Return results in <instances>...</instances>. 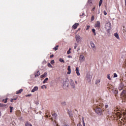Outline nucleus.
I'll use <instances>...</instances> for the list:
<instances>
[{
	"label": "nucleus",
	"mask_w": 126,
	"mask_h": 126,
	"mask_svg": "<svg viewBox=\"0 0 126 126\" xmlns=\"http://www.w3.org/2000/svg\"><path fill=\"white\" fill-rule=\"evenodd\" d=\"M107 78L109 79V80H111V77L110 76V74H108L107 75Z\"/></svg>",
	"instance_id": "obj_27"
},
{
	"label": "nucleus",
	"mask_w": 126,
	"mask_h": 126,
	"mask_svg": "<svg viewBox=\"0 0 126 126\" xmlns=\"http://www.w3.org/2000/svg\"><path fill=\"white\" fill-rule=\"evenodd\" d=\"M4 106V105L3 104L0 103V107H3Z\"/></svg>",
	"instance_id": "obj_39"
},
{
	"label": "nucleus",
	"mask_w": 126,
	"mask_h": 126,
	"mask_svg": "<svg viewBox=\"0 0 126 126\" xmlns=\"http://www.w3.org/2000/svg\"><path fill=\"white\" fill-rule=\"evenodd\" d=\"M101 80L100 79L97 80L96 81V84H97V83H99V82H100Z\"/></svg>",
	"instance_id": "obj_29"
},
{
	"label": "nucleus",
	"mask_w": 126,
	"mask_h": 126,
	"mask_svg": "<svg viewBox=\"0 0 126 126\" xmlns=\"http://www.w3.org/2000/svg\"><path fill=\"white\" fill-rule=\"evenodd\" d=\"M62 105H63V106H65L66 105V102H65V101H63L62 102Z\"/></svg>",
	"instance_id": "obj_26"
},
{
	"label": "nucleus",
	"mask_w": 126,
	"mask_h": 126,
	"mask_svg": "<svg viewBox=\"0 0 126 126\" xmlns=\"http://www.w3.org/2000/svg\"><path fill=\"white\" fill-rule=\"evenodd\" d=\"M59 61L61 62V63H64V60L62 58H60L59 59Z\"/></svg>",
	"instance_id": "obj_21"
},
{
	"label": "nucleus",
	"mask_w": 126,
	"mask_h": 126,
	"mask_svg": "<svg viewBox=\"0 0 126 126\" xmlns=\"http://www.w3.org/2000/svg\"><path fill=\"white\" fill-rule=\"evenodd\" d=\"M108 107H109V106H108V105H105V108H106V109H107V108H108Z\"/></svg>",
	"instance_id": "obj_49"
},
{
	"label": "nucleus",
	"mask_w": 126,
	"mask_h": 126,
	"mask_svg": "<svg viewBox=\"0 0 126 126\" xmlns=\"http://www.w3.org/2000/svg\"><path fill=\"white\" fill-rule=\"evenodd\" d=\"M79 68H78V67H77L76 68V73H77V75L79 76V75H80V73H79Z\"/></svg>",
	"instance_id": "obj_11"
},
{
	"label": "nucleus",
	"mask_w": 126,
	"mask_h": 126,
	"mask_svg": "<svg viewBox=\"0 0 126 126\" xmlns=\"http://www.w3.org/2000/svg\"><path fill=\"white\" fill-rule=\"evenodd\" d=\"M114 77H118V75H117L116 73H114Z\"/></svg>",
	"instance_id": "obj_37"
},
{
	"label": "nucleus",
	"mask_w": 126,
	"mask_h": 126,
	"mask_svg": "<svg viewBox=\"0 0 126 126\" xmlns=\"http://www.w3.org/2000/svg\"><path fill=\"white\" fill-rule=\"evenodd\" d=\"M83 126H85V123H84V121L83 120Z\"/></svg>",
	"instance_id": "obj_44"
},
{
	"label": "nucleus",
	"mask_w": 126,
	"mask_h": 126,
	"mask_svg": "<svg viewBox=\"0 0 126 126\" xmlns=\"http://www.w3.org/2000/svg\"><path fill=\"white\" fill-rule=\"evenodd\" d=\"M92 10H93V11H94V10H95V7H94V8H93Z\"/></svg>",
	"instance_id": "obj_48"
},
{
	"label": "nucleus",
	"mask_w": 126,
	"mask_h": 126,
	"mask_svg": "<svg viewBox=\"0 0 126 126\" xmlns=\"http://www.w3.org/2000/svg\"><path fill=\"white\" fill-rule=\"evenodd\" d=\"M79 25V23H75L74 25H73L72 28L73 29L75 30L76 28H77V27H78Z\"/></svg>",
	"instance_id": "obj_9"
},
{
	"label": "nucleus",
	"mask_w": 126,
	"mask_h": 126,
	"mask_svg": "<svg viewBox=\"0 0 126 126\" xmlns=\"http://www.w3.org/2000/svg\"><path fill=\"white\" fill-rule=\"evenodd\" d=\"M120 118H121V116H120Z\"/></svg>",
	"instance_id": "obj_61"
},
{
	"label": "nucleus",
	"mask_w": 126,
	"mask_h": 126,
	"mask_svg": "<svg viewBox=\"0 0 126 126\" xmlns=\"http://www.w3.org/2000/svg\"><path fill=\"white\" fill-rule=\"evenodd\" d=\"M67 70L68 72L67 73V74H70V73H71V69H70V66H68V68H67Z\"/></svg>",
	"instance_id": "obj_10"
},
{
	"label": "nucleus",
	"mask_w": 126,
	"mask_h": 126,
	"mask_svg": "<svg viewBox=\"0 0 126 126\" xmlns=\"http://www.w3.org/2000/svg\"><path fill=\"white\" fill-rule=\"evenodd\" d=\"M92 31L94 33V36H96V30H95L94 29H93Z\"/></svg>",
	"instance_id": "obj_17"
},
{
	"label": "nucleus",
	"mask_w": 126,
	"mask_h": 126,
	"mask_svg": "<svg viewBox=\"0 0 126 126\" xmlns=\"http://www.w3.org/2000/svg\"><path fill=\"white\" fill-rule=\"evenodd\" d=\"M50 58H54V55L52 54L51 55H50Z\"/></svg>",
	"instance_id": "obj_42"
},
{
	"label": "nucleus",
	"mask_w": 126,
	"mask_h": 126,
	"mask_svg": "<svg viewBox=\"0 0 126 126\" xmlns=\"http://www.w3.org/2000/svg\"><path fill=\"white\" fill-rule=\"evenodd\" d=\"M90 44L93 50H96V46H95V44H94V43H93V42L91 41L90 42Z\"/></svg>",
	"instance_id": "obj_7"
},
{
	"label": "nucleus",
	"mask_w": 126,
	"mask_h": 126,
	"mask_svg": "<svg viewBox=\"0 0 126 126\" xmlns=\"http://www.w3.org/2000/svg\"><path fill=\"white\" fill-rule=\"evenodd\" d=\"M94 110H95V113L97 114L98 116H101V115H102V109L96 105L94 106Z\"/></svg>",
	"instance_id": "obj_1"
},
{
	"label": "nucleus",
	"mask_w": 126,
	"mask_h": 126,
	"mask_svg": "<svg viewBox=\"0 0 126 126\" xmlns=\"http://www.w3.org/2000/svg\"><path fill=\"white\" fill-rule=\"evenodd\" d=\"M47 72H45L43 75L40 76V78H43L44 77H46V76H47Z\"/></svg>",
	"instance_id": "obj_14"
},
{
	"label": "nucleus",
	"mask_w": 126,
	"mask_h": 126,
	"mask_svg": "<svg viewBox=\"0 0 126 126\" xmlns=\"http://www.w3.org/2000/svg\"><path fill=\"white\" fill-rule=\"evenodd\" d=\"M58 48H59V45H57L55 48H53V50H55V51H58Z\"/></svg>",
	"instance_id": "obj_23"
},
{
	"label": "nucleus",
	"mask_w": 126,
	"mask_h": 126,
	"mask_svg": "<svg viewBox=\"0 0 126 126\" xmlns=\"http://www.w3.org/2000/svg\"><path fill=\"white\" fill-rule=\"evenodd\" d=\"M99 2H103V0H100Z\"/></svg>",
	"instance_id": "obj_50"
},
{
	"label": "nucleus",
	"mask_w": 126,
	"mask_h": 126,
	"mask_svg": "<svg viewBox=\"0 0 126 126\" xmlns=\"http://www.w3.org/2000/svg\"><path fill=\"white\" fill-rule=\"evenodd\" d=\"M77 126H82L81 124H78Z\"/></svg>",
	"instance_id": "obj_53"
},
{
	"label": "nucleus",
	"mask_w": 126,
	"mask_h": 126,
	"mask_svg": "<svg viewBox=\"0 0 126 126\" xmlns=\"http://www.w3.org/2000/svg\"><path fill=\"white\" fill-rule=\"evenodd\" d=\"M102 4V3L101 2H99V6H101V5Z\"/></svg>",
	"instance_id": "obj_46"
},
{
	"label": "nucleus",
	"mask_w": 126,
	"mask_h": 126,
	"mask_svg": "<svg viewBox=\"0 0 126 126\" xmlns=\"http://www.w3.org/2000/svg\"><path fill=\"white\" fill-rule=\"evenodd\" d=\"M121 97L122 99H124L125 100H126V91L123 90L121 94Z\"/></svg>",
	"instance_id": "obj_2"
},
{
	"label": "nucleus",
	"mask_w": 126,
	"mask_h": 126,
	"mask_svg": "<svg viewBox=\"0 0 126 126\" xmlns=\"http://www.w3.org/2000/svg\"><path fill=\"white\" fill-rule=\"evenodd\" d=\"M75 82L76 84H77V81H75Z\"/></svg>",
	"instance_id": "obj_58"
},
{
	"label": "nucleus",
	"mask_w": 126,
	"mask_h": 126,
	"mask_svg": "<svg viewBox=\"0 0 126 126\" xmlns=\"http://www.w3.org/2000/svg\"><path fill=\"white\" fill-rule=\"evenodd\" d=\"M38 87H34V88L32 90V92H35V91H38Z\"/></svg>",
	"instance_id": "obj_12"
},
{
	"label": "nucleus",
	"mask_w": 126,
	"mask_h": 126,
	"mask_svg": "<svg viewBox=\"0 0 126 126\" xmlns=\"http://www.w3.org/2000/svg\"><path fill=\"white\" fill-rule=\"evenodd\" d=\"M48 80H49V78H45L43 81V83L44 84L46 83V81H48Z\"/></svg>",
	"instance_id": "obj_24"
},
{
	"label": "nucleus",
	"mask_w": 126,
	"mask_h": 126,
	"mask_svg": "<svg viewBox=\"0 0 126 126\" xmlns=\"http://www.w3.org/2000/svg\"><path fill=\"white\" fill-rule=\"evenodd\" d=\"M92 78V76L88 77V81H89L90 82V81H91Z\"/></svg>",
	"instance_id": "obj_25"
},
{
	"label": "nucleus",
	"mask_w": 126,
	"mask_h": 126,
	"mask_svg": "<svg viewBox=\"0 0 126 126\" xmlns=\"http://www.w3.org/2000/svg\"><path fill=\"white\" fill-rule=\"evenodd\" d=\"M25 126H32V125L30 124L28 122H27L25 123Z\"/></svg>",
	"instance_id": "obj_20"
},
{
	"label": "nucleus",
	"mask_w": 126,
	"mask_h": 126,
	"mask_svg": "<svg viewBox=\"0 0 126 126\" xmlns=\"http://www.w3.org/2000/svg\"><path fill=\"white\" fill-rule=\"evenodd\" d=\"M94 26L97 28H100V27H101V23H100V21H97Z\"/></svg>",
	"instance_id": "obj_6"
},
{
	"label": "nucleus",
	"mask_w": 126,
	"mask_h": 126,
	"mask_svg": "<svg viewBox=\"0 0 126 126\" xmlns=\"http://www.w3.org/2000/svg\"><path fill=\"white\" fill-rule=\"evenodd\" d=\"M62 126H68V125L67 124H64Z\"/></svg>",
	"instance_id": "obj_45"
},
{
	"label": "nucleus",
	"mask_w": 126,
	"mask_h": 126,
	"mask_svg": "<svg viewBox=\"0 0 126 126\" xmlns=\"http://www.w3.org/2000/svg\"><path fill=\"white\" fill-rule=\"evenodd\" d=\"M89 3H92V0H88Z\"/></svg>",
	"instance_id": "obj_35"
},
{
	"label": "nucleus",
	"mask_w": 126,
	"mask_h": 126,
	"mask_svg": "<svg viewBox=\"0 0 126 126\" xmlns=\"http://www.w3.org/2000/svg\"><path fill=\"white\" fill-rule=\"evenodd\" d=\"M94 20V16H93L91 18V21H93Z\"/></svg>",
	"instance_id": "obj_32"
},
{
	"label": "nucleus",
	"mask_w": 126,
	"mask_h": 126,
	"mask_svg": "<svg viewBox=\"0 0 126 126\" xmlns=\"http://www.w3.org/2000/svg\"><path fill=\"white\" fill-rule=\"evenodd\" d=\"M115 94H118V91H115Z\"/></svg>",
	"instance_id": "obj_47"
},
{
	"label": "nucleus",
	"mask_w": 126,
	"mask_h": 126,
	"mask_svg": "<svg viewBox=\"0 0 126 126\" xmlns=\"http://www.w3.org/2000/svg\"><path fill=\"white\" fill-rule=\"evenodd\" d=\"M32 94H28L26 95V97H30L31 96H32Z\"/></svg>",
	"instance_id": "obj_41"
},
{
	"label": "nucleus",
	"mask_w": 126,
	"mask_h": 126,
	"mask_svg": "<svg viewBox=\"0 0 126 126\" xmlns=\"http://www.w3.org/2000/svg\"><path fill=\"white\" fill-rule=\"evenodd\" d=\"M40 71H38L36 73V74H35V77H37V76H39L40 75Z\"/></svg>",
	"instance_id": "obj_18"
},
{
	"label": "nucleus",
	"mask_w": 126,
	"mask_h": 126,
	"mask_svg": "<svg viewBox=\"0 0 126 126\" xmlns=\"http://www.w3.org/2000/svg\"><path fill=\"white\" fill-rule=\"evenodd\" d=\"M70 84L73 88H75V84H74V82H73V80H72V79L70 80Z\"/></svg>",
	"instance_id": "obj_5"
},
{
	"label": "nucleus",
	"mask_w": 126,
	"mask_h": 126,
	"mask_svg": "<svg viewBox=\"0 0 126 126\" xmlns=\"http://www.w3.org/2000/svg\"><path fill=\"white\" fill-rule=\"evenodd\" d=\"M10 113H12V111L13 110V107L10 106Z\"/></svg>",
	"instance_id": "obj_22"
},
{
	"label": "nucleus",
	"mask_w": 126,
	"mask_h": 126,
	"mask_svg": "<svg viewBox=\"0 0 126 126\" xmlns=\"http://www.w3.org/2000/svg\"><path fill=\"white\" fill-rule=\"evenodd\" d=\"M75 39L77 43H79V42H80L81 40V37L79 35H76Z\"/></svg>",
	"instance_id": "obj_4"
},
{
	"label": "nucleus",
	"mask_w": 126,
	"mask_h": 126,
	"mask_svg": "<svg viewBox=\"0 0 126 126\" xmlns=\"http://www.w3.org/2000/svg\"><path fill=\"white\" fill-rule=\"evenodd\" d=\"M85 60V58H84V56L83 55H81L79 57V61L83 62Z\"/></svg>",
	"instance_id": "obj_8"
},
{
	"label": "nucleus",
	"mask_w": 126,
	"mask_h": 126,
	"mask_svg": "<svg viewBox=\"0 0 126 126\" xmlns=\"http://www.w3.org/2000/svg\"><path fill=\"white\" fill-rule=\"evenodd\" d=\"M67 58H71V56H67Z\"/></svg>",
	"instance_id": "obj_55"
},
{
	"label": "nucleus",
	"mask_w": 126,
	"mask_h": 126,
	"mask_svg": "<svg viewBox=\"0 0 126 126\" xmlns=\"http://www.w3.org/2000/svg\"><path fill=\"white\" fill-rule=\"evenodd\" d=\"M114 36L115 37H116V38H117V39H120V37H119V34H118V33H114Z\"/></svg>",
	"instance_id": "obj_16"
},
{
	"label": "nucleus",
	"mask_w": 126,
	"mask_h": 126,
	"mask_svg": "<svg viewBox=\"0 0 126 126\" xmlns=\"http://www.w3.org/2000/svg\"><path fill=\"white\" fill-rule=\"evenodd\" d=\"M51 64L55 63V60H52L51 62Z\"/></svg>",
	"instance_id": "obj_31"
},
{
	"label": "nucleus",
	"mask_w": 126,
	"mask_h": 126,
	"mask_svg": "<svg viewBox=\"0 0 126 126\" xmlns=\"http://www.w3.org/2000/svg\"><path fill=\"white\" fill-rule=\"evenodd\" d=\"M107 25H108L109 27H111V24L110 23H107Z\"/></svg>",
	"instance_id": "obj_43"
},
{
	"label": "nucleus",
	"mask_w": 126,
	"mask_h": 126,
	"mask_svg": "<svg viewBox=\"0 0 126 126\" xmlns=\"http://www.w3.org/2000/svg\"><path fill=\"white\" fill-rule=\"evenodd\" d=\"M104 15H107V12L106 11H104Z\"/></svg>",
	"instance_id": "obj_38"
},
{
	"label": "nucleus",
	"mask_w": 126,
	"mask_h": 126,
	"mask_svg": "<svg viewBox=\"0 0 126 126\" xmlns=\"http://www.w3.org/2000/svg\"><path fill=\"white\" fill-rule=\"evenodd\" d=\"M13 100H17V98H13Z\"/></svg>",
	"instance_id": "obj_51"
},
{
	"label": "nucleus",
	"mask_w": 126,
	"mask_h": 126,
	"mask_svg": "<svg viewBox=\"0 0 126 126\" xmlns=\"http://www.w3.org/2000/svg\"><path fill=\"white\" fill-rule=\"evenodd\" d=\"M7 100H8V98H7H7H5V101L4 102V103H7Z\"/></svg>",
	"instance_id": "obj_36"
},
{
	"label": "nucleus",
	"mask_w": 126,
	"mask_h": 126,
	"mask_svg": "<svg viewBox=\"0 0 126 126\" xmlns=\"http://www.w3.org/2000/svg\"><path fill=\"white\" fill-rule=\"evenodd\" d=\"M57 115L56 114V113H54L52 114L53 119H57Z\"/></svg>",
	"instance_id": "obj_19"
},
{
	"label": "nucleus",
	"mask_w": 126,
	"mask_h": 126,
	"mask_svg": "<svg viewBox=\"0 0 126 126\" xmlns=\"http://www.w3.org/2000/svg\"><path fill=\"white\" fill-rule=\"evenodd\" d=\"M10 102H13V99H11Z\"/></svg>",
	"instance_id": "obj_54"
},
{
	"label": "nucleus",
	"mask_w": 126,
	"mask_h": 126,
	"mask_svg": "<svg viewBox=\"0 0 126 126\" xmlns=\"http://www.w3.org/2000/svg\"><path fill=\"white\" fill-rule=\"evenodd\" d=\"M78 46V44L77 43H75L74 49H76Z\"/></svg>",
	"instance_id": "obj_30"
},
{
	"label": "nucleus",
	"mask_w": 126,
	"mask_h": 126,
	"mask_svg": "<svg viewBox=\"0 0 126 126\" xmlns=\"http://www.w3.org/2000/svg\"><path fill=\"white\" fill-rule=\"evenodd\" d=\"M3 101H4V99H3Z\"/></svg>",
	"instance_id": "obj_60"
},
{
	"label": "nucleus",
	"mask_w": 126,
	"mask_h": 126,
	"mask_svg": "<svg viewBox=\"0 0 126 126\" xmlns=\"http://www.w3.org/2000/svg\"><path fill=\"white\" fill-rule=\"evenodd\" d=\"M71 50V48H69V50H68V51H70Z\"/></svg>",
	"instance_id": "obj_57"
},
{
	"label": "nucleus",
	"mask_w": 126,
	"mask_h": 126,
	"mask_svg": "<svg viewBox=\"0 0 126 126\" xmlns=\"http://www.w3.org/2000/svg\"><path fill=\"white\" fill-rule=\"evenodd\" d=\"M44 86H45V88L47 87H46V86H45V85H44L43 86H41L42 89H44Z\"/></svg>",
	"instance_id": "obj_40"
},
{
	"label": "nucleus",
	"mask_w": 126,
	"mask_h": 126,
	"mask_svg": "<svg viewBox=\"0 0 126 126\" xmlns=\"http://www.w3.org/2000/svg\"><path fill=\"white\" fill-rule=\"evenodd\" d=\"M89 28H90V26H87L86 30H88V29H89Z\"/></svg>",
	"instance_id": "obj_33"
},
{
	"label": "nucleus",
	"mask_w": 126,
	"mask_h": 126,
	"mask_svg": "<svg viewBox=\"0 0 126 126\" xmlns=\"http://www.w3.org/2000/svg\"><path fill=\"white\" fill-rule=\"evenodd\" d=\"M123 122H124L125 123H126V120H124L123 121Z\"/></svg>",
	"instance_id": "obj_56"
},
{
	"label": "nucleus",
	"mask_w": 126,
	"mask_h": 126,
	"mask_svg": "<svg viewBox=\"0 0 126 126\" xmlns=\"http://www.w3.org/2000/svg\"><path fill=\"white\" fill-rule=\"evenodd\" d=\"M70 53H71V52H70V51H69V50H68L67 52V55H69V54H70Z\"/></svg>",
	"instance_id": "obj_34"
},
{
	"label": "nucleus",
	"mask_w": 126,
	"mask_h": 126,
	"mask_svg": "<svg viewBox=\"0 0 126 126\" xmlns=\"http://www.w3.org/2000/svg\"><path fill=\"white\" fill-rule=\"evenodd\" d=\"M69 86V82L65 81L63 82V88L65 89Z\"/></svg>",
	"instance_id": "obj_3"
},
{
	"label": "nucleus",
	"mask_w": 126,
	"mask_h": 126,
	"mask_svg": "<svg viewBox=\"0 0 126 126\" xmlns=\"http://www.w3.org/2000/svg\"><path fill=\"white\" fill-rule=\"evenodd\" d=\"M48 66L49 67H53V66H52V64H51V63H48Z\"/></svg>",
	"instance_id": "obj_28"
},
{
	"label": "nucleus",
	"mask_w": 126,
	"mask_h": 126,
	"mask_svg": "<svg viewBox=\"0 0 126 126\" xmlns=\"http://www.w3.org/2000/svg\"><path fill=\"white\" fill-rule=\"evenodd\" d=\"M1 116V113L0 112V117Z\"/></svg>",
	"instance_id": "obj_59"
},
{
	"label": "nucleus",
	"mask_w": 126,
	"mask_h": 126,
	"mask_svg": "<svg viewBox=\"0 0 126 126\" xmlns=\"http://www.w3.org/2000/svg\"><path fill=\"white\" fill-rule=\"evenodd\" d=\"M83 15H84V13H83L82 15H80V16H83Z\"/></svg>",
	"instance_id": "obj_52"
},
{
	"label": "nucleus",
	"mask_w": 126,
	"mask_h": 126,
	"mask_svg": "<svg viewBox=\"0 0 126 126\" xmlns=\"http://www.w3.org/2000/svg\"><path fill=\"white\" fill-rule=\"evenodd\" d=\"M23 91V89H21L19 90L18 91H17L16 94H19V93H21Z\"/></svg>",
	"instance_id": "obj_15"
},
{
	"label": "nucleus",
	"mask_w": 126,
	"mask_h": 126,
	"mask_svg": "<svg viewBox=\"0 0 126 126\" xmlns=\"http://www.w3.org/2000/svg\"><path fill=\"white\" fill-rule=\"evenodd\" d=\"M119 89V90H123L124 89V84H120Z\"/></svg>",
	"instance_id": "obj_13"
}]
</instances>
